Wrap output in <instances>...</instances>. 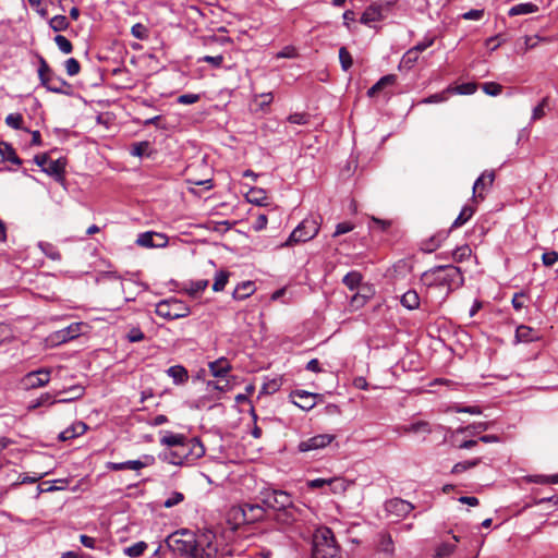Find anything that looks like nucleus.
<instances>
[{
  "label": "nucleus",
  "instance_id": "f257e3e1",
  "mask_svg": "<svg viewBox=\"0 0 558 558\" xmlns=\"http://www.w3.org/2000/svg\"><path fill=\"white\" fill-rule=\"evenodd\" d=\"M159 439L166 449L159 459L174 465L192 464L205 454V446L198 437H187L184 434H174L169 430L161 432Z\"/></svg>",
  "mask_w": 558,
  "mask_h": 558
},
{
  "label": "nucleus",
  "instance_id": "f03ea898",
  "mask_svg": "<svg viewBox=\"0 0 558 558\" xmlns=\"http://www.w3.org/2000/svg\"><path fill=\"white\" fill-rule=\"evenodd\" d=\"M421 280L426 287H446L448 291L463 286L461 268L453 265H438L422 274Z\"/></svg>",
  "mask_w": 558,
  "mask_h": 558
},
{
  "label": "nucleus",
  "instance_id": "7ed1b4c3",
  "mask_svg": "<svg viewBox=\"0 0 558 558\" xmlns=\"http://www.w3.org/2000/svg\"><path fill=\"white\" fill-rule=\"evenodd\" d=\"M312 558H341L333 532L327 526L315 530L312 541Z\"/></svg>",
  "mask_w": 558,
  "mask_h": 558
},
{
  "label": "nucleus",
  "instance_id": "20e7f679",
  "mask_svg": "<svg viewBox=\"0 0 558 558\" xmlns=\"http://www.w3.org/2000/svg\"><path fill=\"white\" fill-rule=\"evenodd\" d=\"M38 77L40 84L48 90L54 94L71 96L73 94V87L64 78L54 73L49 66L46 59L38 54Z\"/></svg>",
  "mask_w": 558,
  "mask_h": 558
},
{
  "label": "nucleus",
  "instance_id": "39448f33",
  "mask_svg": "<svg viewBox=\"0 0 558 558\" xmlns=\"http://www.w3.org/2000/svg\"><path fill=\"white\" fill-rule=\"evenodd\" d=\"M196 542V533L186 529L175 531L165 539L171 551L189 558H195Z\"/></svg>",
  "mask_w": 558,
  "mask_h": 558
},
{
  "label": "nucleus",
  "instance_id": "423d86ee",
  "mask_svg": "<svg viewBox=\"0 0 558 558\" xmlns=\"http://www.w3.org/2000/svg\"><path fill=\"white\" fill-rule=\"evenodd\" d=\"M319 232V223L314 218H305L299 226L291 232L288 240L282 246H292L296 243L307 242L314 239Z\"/></svg>",
  "mask_w": 558,
  "mask_h": 558
},
{
  "label": "nucleus",
  "instance_id": "0eeeda50",
  "mask_svg": "<svg viewBox=\"0 0 558 558\" xmlns=\"http://www.w3.org/2000/svg\"><path fill=\"white\" fill-rule=\"evenodd\" d=\"M155 312L162 318L173 320L189 316L191 310L183 301L170 298L158 302Z\"/></svg>",
  "mask_w": 558,
  "mask_h": 558
},
{
  "label": "nucleus",
  "instance_id": "6e6552de",
  "mask_svg": "<svg viewBox=\"0 0 558 558\" xmlns=\"http://www.w3.org/2000/svg\"><path fill=\"white\" fill-rule=\"evenodd\" d=\"M258 498L265 509L268 508L274 511L289 507L292 500V496L288 492L272 487L263 488Z\"/></svg>",
  "mask_w": 558,
  "mask_h": 558
},
{
  "label": "nucleus",
  "instance_id": "1a4fd4ad",
  "mask_svg": "<svg viewBox=\"0 0 558 558\" xmlns=\"http://www.w3.org/2000/svg\"><path fill=\"white\" fill-rule=\"evenodd\" d=\"M195 558H217L218 547L216 535L210 530H203L196 533Z\"/></svg>",
  "mask_w": 558,
  "mask_h": 558
},
{
  "label": "nucleus",
  "instance_id": "9d476101",
  "mask_svg": "<svg viewBox=\"0 0 558 558\" xmlns=\"http://www.w3.org/2000/svg\"><path fill=\"white\" fill-rule=\"evenodd\" d=\"M392 5L393 2L391 1H375L365 9L360 22L364 25H371L373 22H379L387 17Z\"/></svg>",
  "mask_w": 558,
  "mask_h": 558
},
{
  "label": "nucleus",
  "instance_id": "9b49d317",
  "mask_svg": "<svg viewBox=\"0 0 558 558\" xmlns=\"http://www.w3.org/2000/svg\"><path fill=\"white\" fill-rule=\"evenodd\" d=\"M50 368L46 367L32 371L23 376L21 384L26 390L45 387L50 381Z\"/></svg>",
  "mask_w": 558,
  "mask_h": 558
},
{
  "label": "nucleus",
  "instance_id": "f8f14e48",
  "mask_svg": "<svg viewBox=\"0 0 558 558\" xmlns=\"http://www.w3.org/2000/svg\"><path fill=\"white\" fill-rule=\"evenodd\" d=\"M155 458L150 454L143 456L140 460H129L125 462H108L106 468L110 471L134 470L138 471L143 468L154 464Z\"/></svg>",
  "mask_w": 558,
  "mask_h": 558
},
{
  "label": "nucleus",
  "instance_id": "ddd939ff",
  "mask_svg": "<svg viewBox=\"0 0 558 558\" xmlns=\"http://www.w3.org/2000/svg\"><path fill=\"white\" fill-rule=\"evenodd\" d=\"M414 509V505L401 498H391L385 502V510L396 518H404Z\"/></svg>",
  "mask_w": 558,
  "mask_h": 558
},
{
  "label": "nucleus",
  "instance_id": "4468645a",
  "mask_svg": "<svg viewBox=\"0 0 558 558\" xmlns=\"http://www.w3.org/2000/svg\"><path fill=\"white\" fill-rule=\"evenodd\" d=\"M333 439H335L333 435H329V434L316 435V436H313L305 440H302L299 444L298 449L301 452H307V451H312V450L323 449V448L327 447L329 444H331V441Z\"/></svg>",
  "mask_w": 558,
  "mask_h": 558
},
{
  "label": "nucleus",
  "instance_id": "2eb2a0df",
  "mask_svg": "<svg viewBox=\"0 0 558 558\" xmlns=\"http://www.w3.org/2000/svg\"><path fill=\"white\" fill-rule=\"evenodd\" d=\"M494 181H495V171L494 170L484 171L474 182L473 198L474 199H476V198L484 199L485 198L484 192L487 191L489 187H492Z\"/></svg>",
  "mask_w": 558,
  "mask_h": 558
},
{
  "label": "nucleus",
  "instance_id": "dca6fc26",
  "mask_svg": "<svg viewBox=\"0 0 558 558\" xmlns=\"http://www.w3.org/2000/svg\"><path fill=\"white\" fill-rule=\"evenodd\" d=\"M227 524L232 531H236L241 526L248 524L243 504L232 506L228 510Z\"/></svg>",
  "mask_w": 558,
  "mask_h": 558
},
{
  "label": "nucleus",
  "instance_id": "f3484780",
  "mask_svg": "<svg viewBox=\"0 0 558 558\" xmlns=\"http://www.w3.org/2000/svg\"><path fill=\"white\" fill-rule=\"evenodd\" d=\"M316 396L305 390H295L290 393L292 402L304 411H310L316 405Z\"/></svg>",
  "mask_w": 558,
  "mask_h": 558
},
{
  "label": "nucleus",
  "instance_id": "a211bd4d",
  "mask_svg": "<svg viewBox=\"0 0 558 558\" xmlns=\"http://www.w3.org/2000/svg\"><path fill=\"white\" fill-rule=\"evenodd\" d=\"M83 327H84L83 323H73V324L69 325L68 327L56 331L52 335V340L58 344L73 340L81 335Z\"/></svg>",
  "mask_w": 558,
  "mask_h": 558
},
{
  "label": "nucleus",
  "instance_id": "6ab92c4d",
  "mask_svg": "<svg viewBox=\"0 0 558 558\" xmlns=\"http://www.w3.org/2000/svg\"><path fill=\"white\" fill-rule=\"evenodd\" d=\"M65 167L66 159L58 158L57 160H49L46 168H44V172L48 175L52 177L58 183L64 185L65 182Z\"/></svg>",
  "mask_w": 558,
  "mask_h": 558
},
{
  "label": "nucleus",
  "instance_id": "aec40b11",
  "mask_svg": "<svg viewBox=\"0 0 558 558\" xmlns=\"http://www.w3.org/2000/svg\"><path fill=\"white\" fill-rule=\"evenodd\" d=\"M136 244L143 247H159L167 244V238L157 232L147 231L138 234Z\"/></svg>",
  "mask_w": 558,
  "mask_h": 558
},
{
  "label": "nucleus",
  "instance_id": "412c9836",
  "mask_svg": "<svg viewBox=\"0 0 558 558\" xmlns=\"http://www.w3.org/2000/svg\"><path fill=\"white\" fill-rule=\"evenodd\" d=\"M299 510L291 500V505L287 508L276 511L275 520L282 525H291L298 520Z\"/></svg>",
  "mask_w": 558,
  "mask_h": 558
},
{
  "label": "nucleus",
  "instance_id": "4be33fe9",
  "mask_svg": "<svg viewBox=\"0 0 558 558\" xmlns=\"http://www.w3.org/2000/svg\"><path fill=\"white\" fill-rule=\"evenodd\" d=\"M243 507L245 510V514H246L248 524L259 522L265 518L266 509L262 502L260 504L244 502Z\"/></svg>",
  "mask_w": 558,
  "mask_h": 558
},
{
  "label": "nucleus",
  "instance_id": "5701e85b",
  "mask_svg": "<svg viewBox=\"0 0 558 558\" xmlns=\"http://www.w3.org/2000/svg\"><path fill=\"white\" fill-rule=\"evenodd\" d=\"M9 161L15 166L22 165V159L17 156L15 149L7 142H0V162Z\"/></svg>",
  "mask_w": 558,
  "mask_h": 558
},
{
  "label": "nucleus",
  "instance_id": "b1692460",
  "mask_svg": "<svg viewBox=\"0 0 558 558\" xmlns=\"http://www.w3.org/2000/svg\"><path fill=\"white\" fill-rule=\"evenodd\" d=\"M87 425L84 422H75L70 427L65 428L59 434V440L65 441L78 437L87 430Z\"/></svg>",
  "mask_w": 558,
  "mask_h": 558
},
{
  "label": "nucleus",
  "instance_id": "393cba45",
  "mask_svg": "<svg viewBox=\"0 0 558 558\" xmlns=\"http://www.w3.org/2000/svg\"><path fill=\"white\" fill-rule=\"evenodd\" d=\"M397 82V75L387 74L380 77L368 90V97H375L379 93H381L386 87L395 85Z\"/></svg>",
  "mask_w": 558,
  "mask_h": 558
},
{
  "label": "nucleus",
  "instance_id": "a878e982",
  "mask_svg": "<svg viewBox=\"0 0 558 558\" xmlns=\"http://www.w3.org/2000/svg\"><path fill=\"white\" fill-rule=\"evenodd\" d=\"M209 371L215 377H225L231 371V364L226 357H219L216 361L209 362Z\"/></svg>",
  "mask_w": 558,
  "mask_h": 558
},
{
  "label": "nucleus",
  "instance_id": "bb28decb",
  "mask_svg": "<svg viewBox=\"0 0 558 558\" xmlns=\"http://www.w3.org/2000/svg\"><path fill=\"white\" fill-rule=\"evenodd\" d=\"M539 336L532 327L521 325L515 330V339L518 342H533L538 340Z\"/></svg>",
  "mask_w": 558,
  "mask_h": 558
},
{
  "label": "nucleus",
  "instance_id": "cd10ccee",
  "mask_svg": "<svg viewBox=\"0 0 558 558\" xmlns=\"http://www.w3.org/2000/svg\"><path fill=\"white\" fill-rule=\"evenodd\" d=\"M208 283L209 282L206 279L191 280L184 283L183 291L186 292L190 296L196 298L208 287Z\"/></svg>",
  "mask_w": 558,
  "mask_h": 558
},
{
  "label": "nucleus",
  "instance_id": "c85d7f7f",
  "mask_svg": "<svg viewBox=\"0 0 558 558\" xmlns=\"http://www.w3.org/2000/svg\"><path fill=\"white\" fill-rule=\"evenodd\" d=\"M167 375L173 379L175 385L185 384L189 380V373L182 365H174L166 371Z\"/></svg>",
  "mask_w": 558,
  "mask_h": 558
},
{
  "label": "nucleus",
  "instance_id": "c756f323",
  "mask_svg": "<svg viewBox=\"0 0 558 558\" xmlns=\"http://www.w3.org/2000/svg\"><path fill=\"white\" fill-rule=\"evenodd\" d=\"M245 197H246L247 202L251 204H255L258 206H267L268 205L266 192H265V190H263L260 187L250 189V191L246 193Z\"/></svg>",
  "mask_w": 558,
  "mask_h": 558
},
{
  "label": "nucleus",
  "instance_id": "7c9ffc66",
  "mask_svg": "<svg viewBox=\"0 0 558 558\" xmlns=\"http://www.w3.org/2000/svg\"><path fill=\"white\" fill-rule=\"evenodd\" d=\"M255 291L253 281H244L234 289L232 296L234 300H245L251 296Z\"/></svg>",
  "mask_w": 558,
  "mask_h": 558
},
{
  "label": "nucleus",
  "instance_id": "2f4dec72",
  "mask_svg": "<svg viewBox=\"0 0 558 558\" xmlns=\"http://www.w3.org/2000/svg\"><path fill=\"white\" fill-rule=\"evenodd\" d=\"M475 207L471 205H465L462 207L460 214L456 218V220L451 225V229H457L465 225L474 215Z\"/></svg>",
  "mask_w": 558,
  "mask_h": 558
},
{
  "label": "nucleus",
  "instance_id": "473e14b6",
  "mask_svg": "<svg viewBox=\"0 0 558 558\" xmlns=\"http://www.w3.org/2000/svg\"><path fill=\"white\" fill-rule=\"evenodd\" d=\"M363 280V276L357 270L349 271L343 278L342 283L351 291L360 288Z\"/></svg>",
  "mask_w": 558,
  "mask_h": 558
},
{
  "label": "nucleus",
  "instance_id": "72a5a7b5",
  "mask_svg": "<svg viewBox=\"0 0 558 558\" xmlns=\"http://www.w3.org/2000/svg\"><path fill=\"white\" fill-rule=\"evenodd\" d=\"M447 232H439L430 236L423 243L422 250L426 253H432L436 251L440 246L441 242L447 238Z\"/></svg>",
  "mask_w": 558,
  "mask_h": 558
},
{
  "label": "nucleus",
  "instance_id": "f704fd0d",
  "mask_svg": "<svg viewBox=\"0 0 558 558\" xmlns=\"http://www.w3.org/2000/svg\"><path fill=\"white\" fill-rule=\"evenodd\" d=\"M403 432L407 434H429L432 428L426 421H417L403 426Z\"/></svg>",
  "mask_w": 558,
  "mask_h": 558
},
{
  "label": "nucleus",
  "instance_id": "c9c22d12",
  "mask_svg": "<svg viewBox=\"0 0 558 558\" xmlns=\"http://www.w3.org/2000/svg\"><path fill=\"white\" fill-rule=\"evenodd\" d=\"M378 550L388 556H392V554L395 551V545H393L392 537L389 533H380L379 534Z\"/></svg>",
  "mask_w": 558,
  "mask_h": 558
},
{
  "label": "nucleus",
  "instance_id": "e433bc0d",
  "mask_svg": "<svg viewBox=\"0 0 558 558\" xmlns=\"http://www.w3.org/2000/svg\"><path fill=\"white\" fill-rule=\"evenodd\" d=\"M85 388L81 385H74L71 386L69 389H64L62 391H58L56 396H59L61 393H70L71 397L58 399L59 402H70L77 400L84 396Z\"/></svg>",
  "mask_w": 558,
  "mask_h": 558
},
{
  "label": "nucleus",
  "instance_id": "4c0bfd02",
  "mask_svg": "<svg viewBox=\"0 0 558 558\" xmlns=\"http://www.w3.org/2000/svg\"><path fill=\"white\" fill-rule=\"evenodd\" d=\"M537 10H538V7L534 3H531V2L519 3V4L511 7L508 14L510 16L523 15V14L534 13Z\"/></svg>",
  "mask_w": 558,
  "mask_h": 558
},
{
  "label": "nucleus",
  "instance_id": "58836bf2",
  "mask_svg": "<svg viewBox=\"0 0 558 558\" xmlns=\"http://www.w3.org/2000/svg\"><path fill=\"white\" fill-rule=\"evenodd\" d=\"M401 304L408 310H415L420 306V296L418 293L414 290L407 291L401 296Z\"/></svg>",
  "mask_w": 558,
  "mask_h": 558
},
{
  "label": "nucleus",
  "instance_id": "ea45409f",
  "mask_svg": "<svg viewBox=\"0 0 558 558\" xmlns=\"http://www.w3.org/2000/svg\"><path fill=\"white\" fill-rule=\"evenodd\" d=\"M551 109L550 107V98L549 96H545L539 104L533 109L532 111V121L541 120L545 114L546 111H549Z\"/></svg>",
  "mask_w": 558,
  "mask_h": 558
},
{
  "label": "nucleus",
  "instance_id": "a19ab883",
  "mask_svg": "<svg viewBox=\"0 0 558 558\" xmlns=\"http://www.w3.org/2000/svg\"><path fill=\"white\" fill-rule=\"evenodd\" d=\"M476 89H477L476 83L469 82V83H463V84L457 85L454 87L449 86L447 88V92H449L450 94L472 95L476 92Z\"/></svg>",
  "mask_w": 558,
  "mask_h": 558
},
{
  "label": "nucleus",
  "instance_id": "79ce46f5",
  "mask_svg": "<svg viewBox=\"0 0 558 558\" xmlns=\"http://www.w3.org/2000/svg\"><path fill=\"white\" fill-rule=\"evenodd\" d=\"M420 58V53H416L412 48H410L403 56L399 64V69L410 70L414 66Z\"/></svg>",
  "mask_w": 558,
  "mask_h": 558
},
{
  "label": "nucleus",
  "instance_id": "37998d69",
  "mask_svg": "<svg viewBox=\"0 0 558 558\" xmlns=\"http://www.w3.org/2000/svg\"><path fill=\"white\" fill-rule=\"evenodd\" d=\"M58 399H56L53 396H51L49 392L43 393L39 398L33 400L29 405L28 410H35L43 405H52L54 403H58Z\"/></svg>",
  "mask_w": 558,
  "mask_h": 558
},
{
  "label": "nucleus",
  "instance_id": "c03bdc74",
  "mask_svg": "<svg viewBox=\"0 0 558 558\" xmlns=\"http://www.w3.org/2000/svg\"><path fill=\"white\" fill-rule=\"evenodd\" d=\"M229 277H230V272L227 271V270H220L216 274L215 276V281H214V284H213V290L215 292H220L222 291L227 283H228V280H229Z\"/></svg>",
  "mask_w": 558,
  "mask_h": 558
},
{
  "label": "nucleus",
  "instance_id": "a18cd8bd",
  "mask_svg": "<svg viewBox=\"0 0 558 558\" xmlns=\"http://www.w3.org/2000/svg\"><path fill=\"white\" fill-rule=\"evenodd\" d=\"M481 463V458H475L473 460H466L462 462H458L453 465L451 473L452 474H460L462 472H465L472 468L477 466Z\"/></svg>",
  "mask_w": 558,
  "mask_h": 558
},
{
  "label": "nucleus",
  "instance_id": "49530a36",
  "mask_svg": "<svg viewBox=\"0 0 558 558\" xmlns=\"http://www.w3.org/2000/svg\"><path fill=\"white\" fill-rule=\"evenodd\" d=\"M49 26L54 32H63L70 27V23H69L66 16L60 14V15H56L52 19H50Z\"/></svg>",
  "mask_w": 558,
  "mask_h": 558
},
{
  "label": "nucleus",
  "instance_id": "de8ad7c7",
  "mask_svg": "<svg viewBox=\"0 0 558 558\" xmlns=\"http://www.w3.org/2000/svg\"><path fill=\"white\" fill-rule=\"evenodd\" d=\"M39 248L48 258H50L52 260L61 259V254H60L59 250L53 244L48 243V242H40Z\"/></svg>",
  "mask_w": 558,
  "mask_h": 558
},
{
  "label": "nucleus",
  "instance_id": "09e8293b",
  "mask_svg": "<svg viewBox=\"0 0 558 558\" xmlns=\"http://www.w3.org/2000/svg\"><path fill=\"white\" fill-rule=\"evenodd\" d=\"M5 124L14 130H24L29 132L28 129L23 126V116L21 113H10L5 118Z\"/></svg>",
  "mask_w": 558,
  "mask_h": 558
},
{
  "label": "nucleus",
  "instance_id": "8fccbe9b",
  "mask_svg": "<svg viewBox=\"0 0 558 558\" xmlns=\"http://www.w3.org/2000/svg\"><path fill=\"white\" fill-rule=\"evenodd\" d=\"M472 254V250L468 244H464L462 246L457 247L452 251V259L456 263H462L463 260L468 259Z\"/></svg>",
  "mask_w": 558,
  "mask_h": 558
},
{
  "label": "nucleus",
  "instance_id": "3c124183",
  "mask_svg": "<svg viewBox=\"0 0 558 558\" xmlns=\"http://www.w3.org/2000/svg\"><path fill=\"white\" fill-rule=\"evenodd\" d=\"M147 548V544L144 541H140L132 546L125 547L123 549L124 554L131 558L140 557L145 549Z\"/></svg>",
  "mask_w": 558,
  "mask_h": 558
},
{
  "label": "nucleus",
  "instance_id": "603ef678",
  "mask_svg": "<svg viewBox=\"0 0 558 558\" xmlns=\"http://www.w3.org/2000/svg\"><path fill=\"white\" fill-rule=\"evenodd\" d=\"M339 61L343 71H349L353 65V58L345 47L339 49Z\"/></svg>",
  "mask_w": 558,
  "mask_h": 558
},
{
  "label": "nucleus",
  "instance_id": "864d4df0",
  "mask_svg": "<svg viewBox=\"0 0 558 558\" xmlns=\"http://www.w3.org/2000/svg\"><path fill=\"white\" fill-rule=\"evenodd\" d=\"M150 143L147 141L133 143L130 149V154L135 157H143L147 154Z\"/></svg>",
  "mask_w": 558,
  "mask_h": 558
},
{
  "label": "nucleus",
  "instance_id": "5fc2aeb1",
  "mask_svg": "<svg viewBox=\"0 0 558 558\" xmlns=\"http://www.w3.org/2000/svg\"><path fill=\"white\" fill-rule=\"evenodd\" d=\"M54 43L58 48L65 54H69L73 51L72 43L63 35H57L54 37Z\"/></svg>",
  "mask_w": 558,
  "mask_h": 558
},
{
  "label": "nucleus",
  "instance_id": "6e6d98bb",
  "mask_svg": "<svg viewBox=\"0 0 558 558\" xmlns=\"http://www.w3.org/2000/svg\"><path fill=\"white\" fill-rule=\"evenodd\" d=\"M47 473L35 474L34 476L29 475H20L17 481L12 483L11 487L15 488L22 484H34L41 480Z\"/></svg>",
  "mask_w": 558,
  "mask_h": 558
},
{
  "label": "nucleus",
  "instance_id": "4d7b16f0",
  "mask_svg": "<svg viewBox=\"0 0 558 558\" xmlns=\"http://www.w3.org/2000/svg\"><path fill=\"white\" fill-rule=\"evenodd\" d=\"M333 484H341V481L339 478H329V480H326V478H315V480H312L308 482V487L311 488H320V487H324L325 485H333Z\"/></svg>",
  "mask_w": 558,
  "mask_h": 558
},
{
  "label": "nucleus",
  "instance_id": "13d9d810",
  "mask_svg": "<svg viewBox=\"0 0 558 558\" xmlns=\"http://www.w3.org/2000/svg\"><path fill=\"white\" fill-rule=\"evenodd\" d=\"M64 68H65L68 75H70V76H75L81 71L80 62L75 58H70V59L65 60Z\"/></svg>",
  "mask_w": 558,
  "mask_h": 558
},
{
  "label": "nucleus",
  "instance_id": "bf43d9fd",
  "mask_svg": "<svg viewBox=\"0 0 558 558\" xmlns=\"http://www.w3.org/2000/svg\"><path fill=\"white\" fill-rule=\"evenodd\" d=\"M456 545L451 543H442L436 549V558H445L454 551Z\"/></svg>",
  "mask_w": 558,
  "mask_h": 558
},
{
  "label": "nucleus",
  "instance_id": "052dcab7",
  "mask_svg": "<svg viewBox=\"0 0 558 558\" xmlns=\"http://www.w3.org/2000/svg\"><path fill=\"white\" fill-rule=\"evenodd\" d=\"M482 89L489 96H498L502 90V86L495 82H486L482 85Z\"/></svg>",
  "mask_w": 558,
  "mask_h": 558
},
{
  "label": "nucleus",
  "instance_id": "680f3d73",
  "mask_svg": "<svg viewBox=\"0 0 558 558\" xmlns=\"http://www.w3.org/2000/svg\"><path fill=\"white\" fill-rule=\"evenodd\" d=\"M131 34L133 37H135L136 39H145L147 38L148 36V29L145 25H143L142 23H136L132 26L131 28Z\"/></svg>",
  "mask_w": 558,
  "mask_h": 558
},
{
  "label": "nucleus",
  "instance_id": "e2e57ef3",
  "mask_svg": "<svg viewBox=\"0 0 558 558\" xmlns=\"http://www.w3.org/2000/svg\"><path fill=\"white\" fill-rule=\"evenodd\" d=\"M206 388L208 391H228L230 389V383L229 380H225L223 383L208 380L206 384Z\"/></svg>",
  "mask_w": 558,
  "mask_h": 558
},
{
  "label": "nucleus",
  "instance_id": "0e129e2a",
  "mask_svg": "<svg viewBox=\"0 0 558 558\" xmlns=\"http://www.w3.org/2000/svg\"><path fill=\"white\" fill-rule=\"evenodd\" d=\"M184 500V495L180 492H173L169 498L163 501L165 508H172Z\"/></svg>",
  "mask_w": 558,
  "mask_h": 558
},
{
  "label": "nucleus",
  "instance_id": "69168bd1",
  "mask_svg": "<svg viewBox=\"0 0 558 558\" xmlns=\"http://www.w3.org/2000/svg\"><path fill=\"white\" fill-rule=\"evenodd\" d=\"M298 56H299V53L294 46H286L276 54V58H278V59H281V58L294 59Z\"/></svg>",
  "mask_w": 558,
  "mask_h": 558
},
{
  "label": "nucleus",
  "instance_id": "338daca9",
  "mask_svg": "<svg viewBox=\"0 0 558 558\" xmlns=\"http://www.w3.org/2000/svg\"><path fill=\"white\" fill-rule=\"evenodd\" d=\"M126 339L130 342H140L145 339V335L138 327H132L126 333Z\"/></svg>",
  "mask_w": 558,
  "mask_h": 558
},
{
  "label": "nucleus",
  "instance_id": "774afa93",
  "mask_svg": "<svg viewBox=\"0 0 558 558\" xmlns=\"http://www.w3.org/2000/svg\"><path fill=\"white\" fill-rule=\"evenodd\" d=\"M542 262L547 267L553 266L558 262V253L556 251L545 252L542 255Z\"/></svg>",
  "mask_w": 558,
  "mask_h": 558
}]
</instances>
